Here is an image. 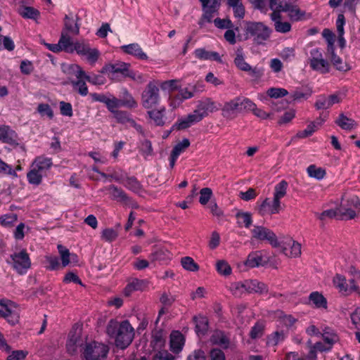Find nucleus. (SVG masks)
Wrapping results in <instances>:
<instances>
[{
  "mask_svg": "<svg viewBox=\"0 0 360 360\" xmlns=\"http://www.w3.org/2000/svg\"><path fill=\"white\" fill-rule=\"evenodd\" d=\"M282 252L290 257H297L301 255V245L290 238H286L280 243Z\"/></svg>",
  "mask_w": 360,
  "mask_h": 360,
  "instance_id": "nucleus-16",
  "label": "nucleus"
},
{
  "mask_svg": "<svg viewBox=\"0 0 360 360\" xmlns=\"http://www.w3.org/2000/svg\"><path fill=\"white\" fill-rule=\"evenodd\" d=\"M310 67L316 71L322 74L329 72L330 64L323 58L322 53L317 48L313 49L310 51L309 58Z\"/></svg>",
  "mask_w": 360,
  "mask_h": 360,
  "instance_id": "nucleus-10",
  "label": "nucleus"
},
{
  "mask_svg": "<svg viewBox=\"0 0 360 360\" xmlns=\"http://www.w3.org/2000/svg\"><path fill=\"white\" fill-rule=\"evenodd\" d=\"M335 124H338L341 129L348 131L355 129L357 126L355 120L347 117L343 113L340 114L336 119Z\"/></svg>",
  "mask_w": 360,
  "mask_h": 360,
  "instance_id": "nucleus-32",
  "label": "nucleus"
},
{
  "mask_svg": "<svg viewBox=\"0 0 360 360\" xmlns=\"http://www.w3.org/2000/svg\"><path fill=\"white\" fill-rule=\"evenodd\" d=\"M151 263L155 262H165L171 259L170 252L165 248H160L149 255Z\"/></svg>",
  "mask_w": 360,
  "mask_h": 360,
  "instance_id": "nucleus-34",
  "label": "nucleus"
},
{
  "mask_svg": "<svg viewBox=\"0 0 360 360\" xmlns=\"http://www.w3.org/2000/svg\"><path fill=\"white\" fill-rule=\"evenodd\" d=\"M18 220V215L14 213H8L0 217V224L6 228L12 227Z\"/></svg>",
  "mask_w": 360,
  "mask_h": 360,
  "instance_id": "nucleus-47",
  "label": "nucleus"
},
{
  "mask_svg": "<svg viewBox=\"0 0 360 360\" xmlns=\"http://www.w3.org/2000/svg\"><path fill=\"white\" fill-rule=\"evenodd\" d=\"M160 102L159 86L155 82H150L146 86L141 94V104L143 108L150 109Z\"/></svg>",
  "mask_w": 360,
  "mask_h": 360,
  "instance_id": "nucleus-4",
  "label": "nucleus"
},
{
  "mask_svg": "<svg viewBox=\"0 0 360 360\" xmlns=\"http://www.w3.org/2000/svg\"><path fill=\"white\" fill-rule=\"evenodd\" d=\"M245 265L250 268L257 267L262 264V255L259 251L252 252L248 256Z\"/></svg>",
  "mask_w": 360,
  "mask_h": 360,
  "instance_id": "nucleus-35",
  "label": "nucleus"
},
{
  "mask_svg": "<svg viewBox=\"0 0 360 360\" xmlns=\"http://www.w3.org/2000/svg\"><path fill=\"white\" fill-rule=\"evenodd\" d=\"M328 53L330 54V58L331 63L338 70L347 72L350 69L349 66L346 63H344L340 57L335 54L334 49L328 51Z\"/></svg>",
  "mask_w": 360,
  "mask_h": 360,
  "instance_id": "nucleus-37",
  "label": "nucleus"
},
{
  "mask_svg": "<svg viewBox=\"0 0 360 360\" xmlns=\"http://www.w3.org/2000/svg\"><path fill=\"white\" fill-rule=\"evenodd\" d=\"M307 173L310 177L321 180L324 178L326 171L321 167H317L314 165H311L307 167Z\"/></svg>",
  "mask_w": 360,
  "mask_h": 360,
  "instance_id": "nucleus-49",
  "label": "nucleus"
},
{
  "mask_svg": "<svg viewBox=\"0 0 360 360\" xmlns=\"http://www.w3.org/2000/svg\"><path fill=\"white\" fill-rule=\"evenodd\" d=\"M216 270L221 276H228L231 275L232 269L225 260H219L216 263Z\"/></svg>",
  "mask_w": 360,
  "mask_h": 360,
  "instance_id": "nucleus-50",
  "label": "nucleus"
},
{
  "mask_svg": "<svg viewBox=\"0 0 360 360\" xmlns=\"http://www.w3.org/2000/svg\"><path fill=\"white\" fill-rule=\"evenodd\" d=\"M58 250L62 261V266L65 267L70 264V256L71 254L68 249L63 246L62 245H58Z\"/></svg>",
  "mask_w": 360,
  "mask_h": 360,
  "instance_id": "nucleus-52",
  "label": "nucleus"
},
{
  "mask_svg": "<svg viewBox=\"0 0 360 360\" xmlns=\"http://www.w3.org/2000/svg\"><path fill=\"white\" fill-rule=\"evenodd\" d=\"M224 117H229L238 112H241L239 96L224 103L221 108Z\"/></svg>",
  "mask_w": 360,
  "mask_h": 360,
  "instance_id": "nucleus-20",
  "label": "nucleus"
},
{
  "mask_svg": "<svg viewBox=\"0 0 360 360\" xmlns=\"http://www.w3.org/2000/svg\"><path fill=\"white\" fill-rule=\"evenodd\" d=\"M309 300L318 308L327 307L326 299L319 292H313L309 295Z\"/></svg>",
  "mask_w": 360,
  "mask_h": 360,
  "instance_id": "nucleus-45",
  "label": "nucleus"
},
{
  "mask_svg": "<svg viewBox=\"0 0 360 360\" xmlns=\"http://www.w3.org/2000/svg\"><path fill=\"white\" fill-rule=\"evenodd\" d=\"M214 24L219 29H231L234 27L231 20L229 18L221 19L217 18L214 20Z\"/></svg>",
  "mask_w": 360,
  "mask_h": 360,
  "instance_id": "nucleus-61",
  "label": "nucleus"
},
{
  "mask_svg": "<svg viewBox=\"0 0 360 360\" xmlns=\"http://www.w3.org/2000/svg\"><path fill=\"white\" fill-rule=\"evenodd\" d=\"M197 107L203 115L204 117H207L209 113L216 112L219 109V105L210 98H205L200 101Z\"/></svg>",
  "mask_w": 360,
  "mask_h": 360,
  "instance_id": "nucleus-23",
  "label": "nucleus"
},
{
  "mask_svg": "<svg viewBox=\"0 0 360 360\" xmlns=\"http://www.w3.org/2000/svg\"><path fill=\"white\" fill-rule=\"evenodd\" d=\"M339 218L342 220L352 219L360 212V200L353 196L342 202L338 208Z\"/></svg>",
  "mask_w": 360,
  "mask_h": 360,
  "instance_id": "nucleus-5",
  "label": "nucleus"
},
{
  "mask_svg": "<svg viewBox=\"0 0 360 360\" xmlns=\"http://www.w3.org/2000/svg\"><path fill=\"white\" fill-rule=\"evenodd\" d=\"M286 3L288 1L285 0H270L269 1V6L273 12H278L280 13L281 11L284 12V8Z\"/></svg>",
  "mask_w": 360,
  "mask_h": 360,
  "instance_id": "nucleus-58",
  "label": "nucleus"
},
{
  "mask_svg": "<svg viewBox=\"0 0 360 360\" xmlns=\"http://www.w3.org/2000/svg\"><path fill=\"white\" fill-rule=\"evenodd\" d=\"M184 335L179 331H173L170 335V348L174 353L181 351L184 345Z\"/></svg>",
  "mask_w": 360,
  "mask_h": 360,
  "instance_id": "nucleus-26",
  "label": "nucleus"
},
{
  "mask_svg": "<svg viewBox=\"0 0 360 360\" xmlns=\"http://www.w3.org/2000/svg\"><path fill=\"white\" fill-rule=\"evenodd\" d=\"M285 334L283 331H276L268 336L266 344L269 346H276L284 340Z\"/></svg>",
  "mask_w": 360,
  "mask_h": 360,
  "instance_id": "nucleus-48",
  "label": "nucleus"
},
{
  "mask_svg": "<svg viewBox=\"0 0 360 360\" xmlns=\"http://www.w3.org/2000/svg\"><path fill=\"white\" fill-rule=\"evenodd\" d=\"M198 91H200V89H198V84H189L186 88L179 89L178 94H179V96H181L184 101L193 97L195 92Z\"/></svg>",
  "mask_w": 360,
  "mask_h": 360,
  "instance_id": "nucleus-43",
  "label": "nucleus"
},
{
  "mask_svg": "<svg viewBox=\"0 0 360 360\" xmlns=\"http://www.w3.org/2000/svg\"><path fill=\"white\" fill-rule=\"evenodd\" d=\"M236 217L239 226L249 228L252 223V214L249 212H238Z\"/></svg>",
  "mask_w": 360,
  "mask_h": 360,
  "instance_id": "nucleus-42",
  "label": "nucleus"
},
{
  "mask_svg": "<svg viewBox=\"0 0 360 360\" xmlns=\"http://www.w3.org/2000/svg\"><path fill=\"white\" fill-rule=\"evenodd\" d=\"M70 68L72 70L76 77H85V80L94 85H102L105 83V79L99 75L89 76L78 65H72Z\"/></svg>",
  "mask_w": 360,
  "mask_h": 360,
  "instance_id": "nucleus-17",
  "label": "nucleus"
},
{
  "mask_svg": "<svg viewBox=\"0 0 360 360\" xmlns=\"http://www.w3.org/2000/svg\"><path fill=\"white\" fill-rule=\"evenodd\" d=\"M106 333L109 337L115 340V345L124 349L133 341L135 332L128 321L121 322L111 319L106 327Z\"/></svg>",
  "mask_w": 360,
  "mask_h": 360,
  "instance_id": "nucleus-1",
  "label": "nucleus"
},
{
  "mask_svg": "<svg viewBox=\"0 0 360 360\" xmlns=\"http://www.w3.org/2000/svg\"><path fill=\"white\" fill-rule=\"evenodd\" d=\"M288 186V182L285 180H282L275 186L274 199L276 200V204L277 200L280 201L286 195Z\"/></svg>",
  "mask_w": 360,
  "mask_h": 360,
  "instance_id": "nucleus-38",
  "label": "nucleus"
},
{
  "mask_svg": "<svg viewBox=\"0 0 360 360\" xmlns=\"http://www.w3.org/2000/svg\"><path fill=\"white\" fill-rule=\"evenodd\" d=\"M333 282L339 292L344 295H349L352 292L357 291L359 289L353 279L349 280L348 283L345 277L340 274H337L333 278Z\"/></svg>",
  "mask_w": 360,
  "mask_h": 360,
  "instance_id": "nucleus-13",
  "label": "nucleus"
},
{
  "mask_svg": "<svg viewBox=\"0 0 360 360\" xmlns=\"http://www.w3.org/2000/svg\"><path fill=\"white\" fill-rule=\"evenodd\" d=\"M284 12L288 13V16L292 21H299L304 18L305 12L300 10L297 6L292 5L290 2L286 3Z\"/></svg>",
  "mask_w": 360,
  "mask_h": 360,
  "instance_id": "nucleus-27",
  "label": "nucleus"
},
{
  "mask_svg": "<svg viewBox=\"0 0 360 360\" xmlns=\"http://www.w3.org/2000/svg\"><path fill=\"white\" fill-rule=\"evenodd\" d=\"M102 72L108 74H121L124 77H129L136 79V73L129 70V64L124 62H116L105 65Z\"/></svg>",
  "mask_w": 360,
  "mask_h": 360,
  "instance_id": "nucleus-12",
  "label": "nucleus"
},
{
  "mask_svg": "<svg viewBox=\"0 0 360 360\" xmlns=\"http://www.w3.org/2000/svg\"><path fill=\"white\" fill-rule=\"evenodd\" d=\"M0 316L5 318L11 325L16 324L19 321V314L16 306L8 300L0 301Z\"/></svg>",
  "mask_w": 360,
  "mask_h": 360,
  "instance_id": "nucleus-11",
  "label": "nucleus"
},
{
  "mask_svg": "<svg viewBox=\"0 0 360 360\" xmlns=\"http://www.w3.org/2000/svg\"><path fill=\"white\" fill-rule=\"evenodd\" d=\"M108 190L110 191V194L113 200L124 203L129 202V198L122 189L119 188L114 185H110Z\"/></svg>",
  "mask_w": 360,
  "mask_h": 360,
  "instance_id": "nucleus-33",
  "label": "nucleus"
},
{
  "mask_svg": "<svg viewBox=\"0 0 360 360\" xmlns=\"http://www.w3.org/2000/svg\"><path fill=\"white\" fill-rule=\"evenodd\" d=\"M252 240H266L273 247L277 248L280 245L275 233L270 229L262 226H254L251 230Z\"/></svg>",
  "mask_w": 360,
  "mask_h": 360,
  "instance_id": "nucleus-9",
  "label": "nucleus"
},
{
  "mask_svg": "<svg viewBox=\"0 0 360 360\" xmlns=\"http://www.w3.org/2000/svg\"><path fill=\"white\" fill-rule=\"evenodd\" d=\"M144 286L143 281L134 278L131 281L124 290V294L126 296H129L134 291L141 290Z\"/></svg>",
  "mask_w": 360,
  "mask_h": 360,
  "instance_id": "nucleus-40",
  "label": "nucleus"
},
{
  "mask_svg": "<svg viewBox=\"0 0 360 360\" xmlns=\"http://www.w3.org/2000/svg\"><path fill=\"white\" fill-rule=\"evenodd\" d=\"M11 258L13 269L20 274H25L31 266L29 255L25 250L14 252L11 255Z\"/></svg>",
  "mask_w": 360,
  "mask_h": 360,
  "instance_id": "nucleus-8",
  "label": "nucleus"
},
{
  "mask_svg": "<svg viewBox=\"0 0 360 360\" xmlns=\"http://www.w3.org/2000/svg\"><path fill=\"white\" fill-rule=\"evenodd\" d=\"M189 146V140L188 139H184L181 142L175 145L171 153L179 157Z\"/></svg>",
  "mask_w": 360,
  "mask_h": 360,
  "instance_id": "nucleus-55",
  "label": "nucleus"
},
{
  "mask_svg": "<svg viewBox=\"0 0 360 360\" xmlns=\"http://www.w3.org/2000/svg\"><path fill=\"white\" fill-rule=\"evenodd\" d=\"M195 331L198 336L204 335L208 330V319L205 316H198L194 318Z\"/></svg>",
  "mask_w": 360,
  "mask_h": 360,
  "instance_id": "nucleus-36",
  "label": "nucleus"
},
{
  "mask_svg": "<svg viewBox=\"0 0 360 360\" xmlns=\"http://www.w3.org/2000/svg\"><path fill=\"white\" fill-rule=\"evenodd\" d=\"M108 351L107 345L93 341L85 345L83 355L86 360H104Z\"/></svg>",
  "mask_w": 360,
  "mask_h": 360,
  "instance_id": "nucleus-6",
  "label": "nucleus"
},
{
  "mask_svg": "<svg viewBox=\"0 0 360 360\" xmlns=\"http://www.w3.org/2000/svg\"><path fill=\"white\" fill-rule=\"evenodd\" d=\"M210 360H226L224 352L219 348H212L208 353Z\"/></svg>",
  "mask_w": 360,
  "mask_h": 360,
  "instance_id": "nucleus-60",
  "label": "nucleus"
},
{
  "mask_svg": "<svg viewBox=\"0 0 360 360\" xmlns=\"http://www.w3.org/2000/svg\"><path fill=\"white\" fill-rule=\"evenodd\" d=\"M76 81H72V85L73 89L77 91L81 96H85L88 94V88L85 82V77H76Z\"/></svg>",
  "mask_w": 360,
  "mask_h": 360,
  "instance_id": "nucleus-41",
  "label": "nucleus"
},
{
  "mask_svg": "<svg viewBox=\"0 0 360 360\" xmlns=\"http://www.w3.org/2000/svg\"><path fill=\"white\" fill-rule=\"evenodd\" d=\"M280 210L281 202L277 200V204H276L275 199H273L272 202H271L269 198H266L260 205L258 209V212L262 216L265 214H277L280 212Z\"/></svg>",
  "mask_w": 360,
  "mask_h": 360,
  "instance_id": "nucleus-19",
  "label": "nucleus"
},
{
  "mask_svg": "<svg viewBox=\"0 0 360 360\" xmlns=\"http://www.w3.org/2000/svg\"><path fill=\"white\" fill-rule=\"evenodd\" d=\"M210 342L213 345H217L226 349L230 347L231 340L228 333L223 330H215L210 338Z\"/></svg>",
  "mask_w": 360,
  "mask_h": 360,
  "instance_id": "nucleus-18",
  "label": "nucleus"
},
{
  "mask_svg": "<svg viewBox=\"0 0 360 360\" xmlns=\"http://www.w3.org/2000/svg\"><path fill=\"white\" fill-rule=\"evenodd\" d=\"M117 236L118 233L117 231L112 228L105 229L101 233V238L107 242L115 240Z\"/></svg>",
  "mask_w": 360,
  "mask_h": 360,
  "instance_id": "nucleus-57",
  "label": "nucleus"
},
{
  "mask_svg": "<svg viewBox=\"0 0 360 360\" xmlns=\"http://www.w3.org/2000/svg\"><path fill=\"white\" fill-rule=\"evenodd\" d=\"M271 18L274 22L275 30L280 33H287L291 30V24L288 22H283L280 13L273 12Z\"/></svg>",
  "mask_w": 360,
  "mask_h": 360,
  "instance_id": "nucleus-25",
  "label": "nucleus"
},
{
  "mask_svg": "<svg viewBox=\"0 0 360 360\" xmlns=\"http://www.w3.org/2000/svg\"><path fill=\"white\" fill-rule=\"evenodd\" d=\"M192 125L193 124L191 123L189 117L187 115L186 117L179 119L178 121L173 125L172 128L181 130L186 129Z\"/></svg>",
  "mask_w": 360,
  "mask_h": 360,
  "instance_id": "nucleus-59",
  "label": "nucleus"
},
{
  "mask_svg": "<svg viewBox=\"0 0 360 360\" xmlns=\"http://www.w3.org/2000/svg\"><path fill=\"white\" fill-rule=\"evenodd\" d=\"M234 63L240 70L245 72H248L252 77H259L262 75V70L257 68H252L248 63L245 61L241 49L237 50L236 56L234 59Z\"/></svg>",
  "mask_w": 360,
  "mask_h": 360,
  "instance_id": "nucleus-15",
  "label": "nucleus"
},
{
  "mask_svg": "<svg viewBox=\"0 0 360 360\" xmlns=\"http://www.w3.org/2000/svg\"><path fill=\"white\" fill-rule=\"evenodd\" d=\"M244 30L246 38L252 39L257 44H264L271 32V29L261 22H245Z\"/></svg>",
  "mask_w": 360,
  "mask_h": 360,
  "instance_id": "nucleus-3",
  "label": "nucleus"
},
{
  "mask_svg": "<svg viewBox=\"0 0 360 360\" xmlns=\"http://www.w3.org/2000/svg\"><path fill=\"white\" fill-rule=\"evenodd\" d=\"M121 49L126 53L131 55L139 60H147L148 56L143 52L141 46L136 43L124 45L121 46Z\"/></svg>",
  "mask_w": 360,
  "mask_h": 360,
  "instance_id": "nucleus-22",
  "label": "nucleus"
},
{
  "mask_svg": "<svg viewBox=\"0 0 360 360\" xmlns=\"http://www.w3.org/2000/svg\"><path fill=\"white\" fill-rule=\"evenodd\" d=\"M178 80L171 79L162 82L160 84V87L163 91H167L169 93L178 89L177 86Z\"/></svg>",
  "mask_w": 360,
  "mask_h": 360,
  "instance_id": "nucleus-62",
  "label": "nucleus"
},
{
  "mask_svg": "<svg viewBox=\"0 0 360 360\" xmlns=\"http://www.w3.org/2000/svg\"><path fill=\"white\" fill-rule=\"evenodd\" d=\"M83 342L82 339V328L79 326H75L70 332L68 339L67 340V349L70 354H74L77 351V348L81 346Z\"/></svg>",
  "mask_w": 360,
  "mask_h": 360,
  "instance_id": "nucleus-14",
  "label": "nucleus"
},
{
  "mask_svg": "<svg viewBox=\"0 0 360 360\" xmlns=\"http://www.w3.org/2000/svg\"><path fill=\"white\" fill-rule=\"evenodd\" d=\"M264 326L262 323H257L251 328L250 336L252 339H257L262 336Z\"/></svg>",
  "mask_w": 360,
  "mask_h": 360,
  "instance_id": "nucleus-63",
  "label": "nucleus"
},
{
  "mask_svg": "<svg viewBox=\"0 0 360 360\" xmlns=\"http://www.w3.org/2000/svg\"><path fill=\"white\" fill-rule=\"evenodd\" d=\"M321 336L325 343L330 348H332L333 345L339 340V337L337 333L329 327H325L322 330Z\"/></svg>",
  "mask_w": 360,
  "mask_h": 360,
  "instance_id": "nucleus-29",
  "label": "nucleus"
},
{
  "mask_svg": "<svg viewBox=\"0 0 360 360\" xmlns=\"http://www.w3.org/2000/svg\"><path fill=\"white\" fill-rule=\"evenodd\" d=\"M63 30H65L66 32H70L74 34H78L79 32V27L77 23H75L72 18L65 15L64 19V28Z\"/></svg>",
  "mask_w": 360,
  "mask_h": 360,
  "instance_id": "nucleus-46",
  "label": "nucleus"
},
{
  "mask_svg": "<svg viewBox=\"0 0 360 360\" xmlns=\"http://www.w3.org/2000/svg\"><path fill=\"white\" fill-rule=\"evenodd\" d=\"M212 195V191L210 188H202L200 191L199 202L201 205H206Z\"/></svg>",
  "mask_w": 360,
  "mask_h": 360,
  "instance_id": "nucleus-64",
  "label": "nucleus"
},
{
  "mask_svg": "<svg viewBox=\"0 0 360 360\" xmlns=\"http://www.w3.org/2000/svg\"><path fill=\"white\" fill-rule=\"evenodd\" d=\"M59 44L61 51L67 53H72L75 47V42L72 41L71 37L65 30H62L61 36L59 39Z\"/></svg>",
  "mask_w": 360,
  "mask_h": 360,
  "instance_id": "nucleus-31",
  "label": "nucleus"
},
{
  "mask_svg": "<svg viewBox=\"0 0 360 360\" xmlns=\"http://www.w3.org/2000/svg\"><path fill=\"white\" fill-rule=\"evenodd\" d=\"M165 107L162 106L160 109H154L148 111V115L156 125L163 126L165 123Z\"/></svg>",
  "mask_w": 360,
  "mask_h": 360,
  "instance_id": "nucleus-30",
  "label": "nucleus"
},
{
  "mask_svg": "<svg viewBox=\"0 0 360 360\" xmlns=\"http://www.w3.org/2000/svg\"><path fill=\"white\" fill-rule=\"evenodd\" d=\"M181 265L186 270L191 271H198L199 269L198 265L190 257H185L181 259Z\"/></svg>",
  "mask_w": 360,
  "mask_h": 360,
  "instance_id": "nucleus-54",
  "label": "nucleus"
},
{
  "mask_svg": "<svg viewBox=\"0 0 360 360\" xmlns=\"http://www.w3.org/2000/svg\"><path fill=\"white\" fill-rule=\"evenodd\" d=\"M195 58L202 60H214L221 63L222 60L219 53L216 51H209L205 49H197L194 51Z\"/></svg>",
  "mask_w": 360,
  "mask_h": 360,
  "instance_id": "nucleus-21",
  "label": "nucleus"
},
{
  "mask_svg": "<svg viewBox=\"0 0 360 360\" xmlns=\"http://www.w3.org/2000/svg\"><path fill=\"white\" fill-rule=\"evenodd\" d=\"M105 104L110 112H115L117 108L121 107V101L115 96H110L107 97Z\"/></svg>",
  "mask_w": 360,
  "mask_h": 360,
  "instance_id": "nucleus-56",
  "label": "nucleus"
},
{
  "mask_svg": "<svg viewBox=\"0 0 360 360\" xmlns=\"http://www.w3.org/2000/svg\"><path fill=\"white\" fill-rule=\"evenodd\" d=\"M18 13L23 18L27 19H35L39 15V12L30 6H20L18 9Z\"/></svg>",
  "mask_w": 360,
  "mask_h": 360,
  "instance_id": "nucleus-39",
  "label": "nucleus"
},
{
  "mask_svg": "<svg viewBox=\"0 0 360 360\" xmlns=\"http://www.w3.org/2000/svg\"><path fill=\"white\" fill-rule=\"evenodd\" d=\"M53 165L52 159L44 155L37 156L31 165V169L27 174L30 184L38 186L41 183L43 176Z\"/></svg>",
  "mask_w": 360,
  "mask_h": 360,
  "instance_id": "nucleus-2",
  "label": "nucleus"
},
{
  "mask_svg": "<svg viewBox=\"0 0 360 360\" xmlns=\"http://www.w3.org/2000/svg\"><path fill=\"white\" fill-rule=\"evenodd\" d=\"M122 183L128 189L135 193H139L141 189V186L139 181L134 176H128L124 179Z\"/></svg>",
  "mask_w": 360,
  "mask_h": 360,
  "instance_id": "nucleus-44",
  "label": "nucleus"
},
{
  "mask_svg": "<svg viewBox=\"0 0 360 360\" xmlns=\"http://www.w3.org/2000/svg\"><path fill=\"white\" fill-rule=\"evenodd\" d=\"M17 134L14 130H13L8 125L0 126V141L3 143L8 144H14L16 143Z\"/></svg>",
  "mask_w": 360,
  "mask_h": 360,
  "instance_id": "nucleus-24",
  "label": "nucleus"
},
{
  "mask_svg": "<svg viewBox=\"0 0 360 360\" xmlns=\"http://www.w3.org/2000/svg\"><path fill=\"white\" fill-rule=\"evenodd\" d=\"M202 10V15L199 21L202 26L205 22H211L214 15L220 8L221 0H199Z\"/></svg>",
  "mask_w": 360,
  "mask_h": 360,
  "instance_id": "nucleus-7",
  "label": "nucleus"
},
{
  "mask_svg": "<svg viewBox=\"0 0 360 360\" xmlns=\"http://www.w3.org/2000/svg\"><path fill=\"white\" fill-rule=\"evenodd\" d=\"M246 288L248 293H264L267 292L266 285L257 280H247Z\"/></svg>",
  "mask_w": 360,
  "mask_h": 360,
  "instance_id": "nucleus-28",
  "label": "nucleus"
},
{
  "mask_svg": "<svg viewBox=\"0 0 360 360\" xmlns=\"http://www.w3.org/2000/svg\"><path fill=\"white\" fill-rule=\"evenodd\" d=\"M230 290L233 295L236 297L241 296L243 293L247 292L246 281L232 283Z\"/></svg>",
  "mask_w": 360,
  "mask_h": 360,
  "instance_id": "nucleus-51",
  "label": "nucleus"
},
{
  "mask_svg": "<svg viewBox=\"0 0 360 360\" xmlns=\"http://www.w3.org/2000/svg\"><path fill=\"white\" fill-rule=\"evenodd\" d=\"M165 340L161 332H156L153 335L151 345L155 349H161L165 345Z\"/></svg>",
  "mask_w": 360,
  "mask_h": 360,
  "instance_id": "nucleus-53",
  "label": "nucleus"
}]
</instances>
